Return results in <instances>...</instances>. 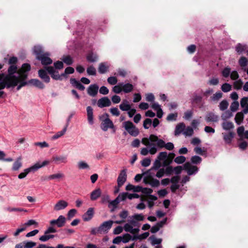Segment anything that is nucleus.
I'll return each instance as SVG.
<instances>
[{
  "label": "nucleus",
  "instance_id": "obj_61",
  "mask_svg": "<svg viewBox=\"0 0 248 248\" xmlns=\"http://www.w3.org/2000/svg\"><path fill=\"white\" fill-rule=\"evenodd\" d=\"M191 161L193 164H199L202 161V158L199 156L195 155L191 157Z\"/></svg>",
  "mask_w": 248,
  "mask_h": 248
},
{
  "label": "nucleus",
  "instance_id": "obj_49",
  "mask_svg": "<svg viewBox=\"0 0 248 248\" xmlns=\"http://www.w3.org/2000/svg\"><path fill=\"white\" fill-rule=\"evenodd\" d=\"M239 106V102L237 101H233L231 105L230 109L232 112L236 111Z\"/></svg>",
  "mask_w": 248,
  "mask_h": 248
},
{
  "label": "nucleus",
  "instance_id": "obj_34",
  "mask_svg": "<svg viewBox=\"0 0 248 248\" xmlns=\"http://www.w3.org/2000/svg\"><path fill=\"white\" fill-rule=\"evenodd\" d=\"M123 91L125 93L131 92L133 89V86L130 83L124 84L121 83Z\"/></svg>",
  "mask_w": 248,
  "mask_h": 248
},
{
  "label": "nucleus",
  "instance_id": "obj_1",
  "mask_svg": "<svg viewBox=\"0 0 248 248\" xmlns=\"http://www.w3.org/2000/svg\"><path fill=\"white\" fill-rule=\"evenodd\" d=\"M141 143L146 146L142 148L140 150V154L144 156L149 154L151 155H155L160 149L165 148L171 151L174 148L173 143H166L162 139H159L157 136L154 134L150 135L149 137L142 138Z\"/></svg>",
  "mask_w": 248,
  "mask_h": 248
},
{
  "label": "nucleus",
  "instance_id": "obj_11",
  "mask_svg": "<svg viewBox=\"0 0 248 248\" xmlns=\"http://www.w3.org/2000/svg\"><path fill=\"white\" fill-rule=\"evenodd\" d=\"M184 169L186 170L189 175L195 173L198 170V168L196 166L191 165L189 162H186L184 164Z\"/></svg>",
  "mask_w": 248,
  "mask_h": 248
},
{
  "label": "nucleus",
  "instance_id": "obj_63",
  "mask_svg": "<svg viewBox=\"0 0 248 248\" xmlns=\"http://www.w3.org/2000/svg\"><path fill=\"white\" fill-rule=\"evenodd\" d=\"M177 113H170L168 115L167 120L169 121H175L177 117Z\"/></svg>",
  "mask_w": 248,
  "mask_h": 248
},
{
  "label": "nucleus",
  "instance_id": "obj_35",
  "mask_svg": "<svg viewBox=\"0 0 248 248\" xmlns=\"http://www.w3.org/2000/svg\"><path fill=\"white\" fill-rule=\"evenodd\" d=\"M125 189L127 191L132 190L134 192H140L141 190V186H135L131 184L127 185L125 187Z\"/></svg>",
  "mask_w": 248,
  "mask_h": 248
},
{
  "label": "nucleus",
  "instance_id": "obj_26",
  "mask_svg": "<svg viewBox=\"0 0 248 248\" xmlns=\"http://www.w3.org/2000/svg\"><path fill=\"white\" fill-rule=\"evenodd\" d=\"M109 67V65L107 62L100 63L98 67V72L100 74H104L107 72Z\"/></svg>",
  "mask_w": 248,
  "mask_h": 248
},
{
  "label": "nucleus",
  "instance_id": "obj_32",
  "mask_svg": "<svg viewBox=\"0 0 248 248\" xmlns=\"http://www.w3.org/2000/svg\"><path fill=\"white\" fill-rule=\"evenodd\" d=\"M119 108L123 111H128L131 108V106L127 100H124L119 105Z\"/></svg>",
  "mask_w": 248,
  "mask_h": 248
},
{
  "label": "nucleus",
  "instance_id": "obj_12",
  "mask_svg": "<svg viewBox=\"0 0 248 248\" xmlns=\"http://www.w3.org/2000/svg\"><path fill=\"white\" fill-rule=\"evenodd\" d=\"M127 175L125 169L121 171L117 178V184L119 187L122 186L126 181Z\"/></svg>",
  "mask_w": 248,
  "mask_h": 248
},
{
  "label": "nucleus",
  "instance_id": "obj_43",
  "mask_svg": "<svg viewBox=\"0 0 248 248\" xmlns=\"http://www.w3.org/2000/svg\"><path fill=\"white\" fill-rule=\"evenodd\" d=\"M54 237V235L53 234H45L44 233V235L41 236L39 238V240L42 242H46L49 239L53 238Z\"/></svg>",
  "mask_w": 248,
  "mask_h": 248
},
{
  "label": "nucleus",
  "instance_id": "obj_54",
  "mask_svg": "<svg viewBox=\"0 0 248 248\" xmlns=\"http://www.w3.org/2000/svg\"><path fill=\"white\" fill-rule=\"evenodd\" d=\"M186 158L184 156H178L174 159V162L177 164H182L185 162Z\"/></svg>",
  "mask_w": 248,
  "mask_h": 248
},
{
  "label": "nucleus",
  "instance_id": "obj_15",
  "mask_svg": "<svg viewBox=\"0 0 248 248\" xmlns=\"http://www.w3.org/2000/svg\"><path fill=\"white\" fill-rule=\"evenodd\" d=\"M94 214V208H89L87 211L82 215V219L85 221H90L92 219Z\"/></svg>",
  "mask_w": 248,
  "mask_h": 248
},
{
  "label": "nucleus",
  "instance_id": "obj_59",
  "mask_svg": "<svg viewBox=\"0 0 248 248\" xmlns=\"http://www.w3.org/2000/svg\"><path fill=\"white\" fill-rule=\"evenodd\" d=\"M230 74H231V68L229 67H227L225 68L222 72V76L224 78H228L229 76V75H230Z\"/></svg>",
  "mask_w": 248,
  "mask_h": 248
},
{
  "label": "nucleus",
  "instance_id": "obj_31",
  "mask_svg": "<svg viewBox=\"0 0 248 248\" xmlns=\"http://www.w3.org/2000/svg\"><path fill=\"white\" fill-rule=\"evenodd\" d=\"M185 127V124L183 123H181L177 124L176 126L175 130L174 131L175 135H179L182 132H184Z\"/></svg>",
  "mask_w": 248,
  "mask_h": 248
},
{
  "label": "nucleus",
  "instance_id": "obj_55",
  "mask_svg": "<svg viewBox=\"0 0 248 248\" xmlns=\"http://www.w3.org/2000/svg\"><path fill=\"white\" fill-rule=\"evenodd\" d=\"M222 96V93L220 92H217L214 94L211 97V99L213 101H217L220 99Z\"/></svg>",
  "mask_w": 248,
  "mask_h": 248
},
{
  "label": "nucleus",
  "instance_id": "obj_28",
  "mask_svg": "<svg viewBox=\"0 0 248 248\" xmlns=\"http://www.w3.org/2000/svg\"><path fill=\"white\" fill-rule=\"evenodd\" d=\"M70 83L73 86L81 91H83L85 89V87L79 81L77 80L75 78H71Z\"/></svg>",
  "mask_w": 248,
  "mask_h": 248
},
{
  "label": "nucleus",
  "instance_id": "obj_8",
  "mask_svg": "<svg viewBox=\"0 0 248 248\" xmlns=\"http://www.w3.org/2000/svg\"><path fill=\"white\" fill-rule=\"evenodd\" d=\"M50 162L48 160H45L43 162H37L33 165L27 168L30 172H35L38 169L44 167L49 164Z\"/></svg>",
  "mask_w": 248,
  "mask_h": 248
},
{
  "label": "nucleus",
  "instance_id": "obj_23",
  "mask_svg": "<svg viewBox=\"0 0 248 248\" xmlns=\"http://www.w3.org/2000/svg\"><path fill=\"white\" fill-rule=\"evenodd\" d=\"M241 107L243 108V111L245 114L248 113V97H244L240 101Z\"/></svg>",
  "mask_w": 248,
  "mask_h": 248
},
{
  "label": "nucleus",
  "instance_id": "obj_62",
  "mask_svg": "<svg viewBox=\"0 0 248 248\" xmlns=\"http://www.w3.org/2000/svg\"><path fill=\"white\" fill-rule=\"evenodd\" d=\"M112 91L116 93H120L123 91L121 83H120L118 85H115L113 87Z\"/></svg>",
  "mask_w": 248,
  "mask_h": 248
},
{
  "label": "nucleus",
  "instance_id": "obj_9",
  "mask_svg": "<svg viewBox=\"0 0 248 248\" xmlns=\"http://www.w3.org/2000/svg\"><path fill=\"white\" fill-rule=\"evenodd\" d=\"M65 221V217L64 216L61 215L57 219L51 220L50 221V224L52 226L56 225L58 227L61 228L64 225Z\"/></svg>",
  "mask_w": 248,
  "mask_h": 248
},
{
  "label": "nucleus",
  "instance_id": "obj_27",
  "mask_svg": "<svg viewBox=\"0 0 248 248\" xmlns=\"http://www.w3.org/2000/svg\"><path fill=\"white\" fill-rule=\"evenodd\" d=\"M67 127L68 124H66V125L64 127L62 130L58 131L55 134H54L52 137V139L53 140H55L63 136L65 134L67 131Z\"/></svg>",
  "mask_w": 248,
  "mask_h": 248
},
{
  "label": "nucleus",
  "instance_id": "obj_7",
  "mask_svg": "<svg viewBox=\"0 0 248 248\" xmlns=\"http://www.w3.org/2000/svg\"><path fill=\"white\" fill-rule=\"evenodd\" d=\"M113 221L112 220H108L104 222L99 226L100 230V234H105L108 233V231L111 228Z\"/></svg>",
  "mask_w": 248,
  "mask_h": 248
},
{
  "label": "nucleus",
  "instance_id": "obj_21",
  "mask_svg": "<svg viewBox=\"0 0 248 248\" xmlns=\"http://www.w3.org/2000/svg\"><path fill=\"white\" fill-rule=\"evenodd\" d=\"M205 120L207 122H217L218 116L213 112H209L205 116Z\"/></svg>",
  "mask_w": 248,
  "mask_h": 248
},
{
  "label": "nucleus",
  "instance_id": "obj_13",
  "mask_svg": "<svg viewBox=\"0 0 248 248\" xmlns=\"http://www.w3.org/2000/svg\"><path fill=\"white\" fill-rule=\"evenodd\" d=\"M49 54L46 52L41 56H39L38 60L41 62L43 65H49L52 63V60L49 57Z\"/></svg>",
  "mask_w": 248,
  "mask_h": 248
},
{
  "label": "nucleus",
  "instance_id": "obj_22",
  "mask_svg": "<svg viewBox=\"0 0 248 248\" xmlns=\"http://www.w3.org/2000/svg\"><path fill=\"white\" fill-rule=\"evenodd\" d=\"M87 119L90 124H93V109L91 106H88L86 108Z\"/></svg>",
  "mask_w": 248,
  "mask_h": 248
},
{
  "label": "nucleus",
  "instance_id": "obj_50",
  "mask_svg": "<svg viewBox=\"0 0 248 248\" xmlns=\"http://www.w3.org/2000/svg\"><path fill=\"white\" fill-rule=\"evenodd\" d=\"M221 89L223 92H228L231 90L232 86L229 83H225L222 85Z\"/></svg>",
  "mask_w": 248,
  "mask_h": 248
},
{
  "label": "nucleus",
  "instance_id": "obj_41",
  "mask_svg": "<svg viewBox=\"0 0 248 248\" xmlns=\"http://www.w3.org/2000/svg\"><path fill=\"white\" fill-rule=\"evenodd\" d=\"M222 125L223 128L226 130L232 129L234 127L233 123L230 122H225L222 123Z\"/></svg>",
  "mask_w": 248,
  "mask_h": 248
},
{
  "label": "nucleus",
  "instance_id": "obj_46",
  "mask_svg": "<svg viewBox=\"0 0 248 248\" xmlns=\"http://www.w3.org/2000/svg\"><path fill=\"white\" fill-rule=\"evenodd\" d=\"M238 62L241 67H246L248 64V60L245 57H242L239 59Z\"/></svg>",
  "mask_w": 248,
  "mask_h": 248
},
{
  "label": "nucleus",
  "instance_id": "obj_18",
  "mask_svg": "<svg viewBox=\"0 0 248 248\" xmlns=\"http://www.w3.org/2000/svg\"><path fill=\"white\" fill-rule=\"evenodd\" d=\"M99 87L96 84H91L87 89L88 94L91 96L94 97L97 94Z\"/></svg>",
  "mask_w": 248,
  "mask_h": 248
},
{
  "label": "nucleus",
  "instance_id": "obj_14",
  "mask_svg": "<svg viewBox=\"0 0 248 248\" xmlns=\"http://www.w3.org/2000/svg\"><path fill=\"white\" fill-rule=\"evenodd\" d=\"M97 104L98 107L102 108L110 106L111 103L108 97H103L98 100Z\"/></svg>",
  "mask_w": 248,
  "mask_h": 248
},
{
  "label": "nucleus",
  "instance_id": "obj_60",
  "mask_svg": "<svg viewBox=\"0 0 248 248\" xmlns=\"http://www.w3.org/2000/svg\"><path fill=\"white\" fill-rule=\"evenodd\" d=\"M109 111L111 114L115 116H118L120 115V112L118 108H111L109 109Z\"/></svg>",
  "mask_w": 248,
  "mask_h": 248
},
{
  "label": "nucleus",
  "instance_id": "obj_6",
  "mask_svg": "<svg viewBox=\"0 0 248 248\" xmlns=\"http://www.w3.org/2000/svg\"><path fill=\"white\" fill-rule=\"evenodd\" d=\"M143 182L146 184H149L152 187H158L160 185L159 181L149 175H146L143 178Z\"/></svg>",
  "mask_w": 248,
  "mask_h": 248
},
{
  "label": "nucleus",
  "instance_id": "obj_10",
  "mask_svg": "<svg viewBox=\"0 0 248 248\" xmlns=\"http://www.w3.org/2000/svg\"><path fill=\"white\" fill-rule=\"evenodd\" d=\"M46 70L51 75L52 78L55 80L61 79V77H62L59 74L58 71H56L53 66H46Z\"/></svg>",
  "mask_w": 248,
  "mask_h": 248
},
{
  "label": "nucleus",
  "instance_id": "obj_53",
  "mask_svg": "<svg viewBox=\"0 0 248 248\" xmlns=\"http://www.w3.org/2000/svg\"><path fill=\"white\" fill-rule=\"evenodd\" d=\"M117 198L119 200L120 202L121 201H124L126 198H128V193L123 192L119 194Z\"/></svg>",
  "mask_w": 248,
  "mask_h": 248
},
{
  "label": "nucleus",
  "instance_id": "obj_52",
  "mask_svg": "<svg viewBox=\"0 0 248 248\" xmlns=\"http://www.w3.org/2000/svg\"><path fill=\"white\" fill-rule=\"evenodd\" d=\"M77 213V211L75 209H72L70 210L67 213V218L70 220L73 218L76 214Z\"/></svg>",
  "mask_w": 248,
  "mask_h": 248
},
{
  "label": "nucleus",
  "instance_id": "obj_42",
  "mask_svg": "<svg viewBox=\"0 0 248 248\" xmlns=\"http://www.w3.org/2000/svg\"><path fill=\"white\" fill-rule=\"evenodd\" d=\"M248 48L246 45H241L240 44H238L236 46V51L239 54L242 53L245 50Z\"/></svg>",
  "mask_w": 248,
  "mask_h": 248
},
{
  "label": "nucleus",
  "instance_id": "obj_33",
  "mask_svg": "<svg viewBox=\"0 0 248 248\" xmlns=\"http://www.w3.org/2000/svg\"><path fill=\"white\" fill-rule=\"evenodd\" d=\"M33 52L36 55L37 59L38 58L39 56H41L46 52L44 51V50L42 46H35L33 48Z\"/></svg>",
  "mask_w": 248,
  "mask_h": 248
},
{
  "label": "nucleus",
  "instance_id": "obj_45",
  "mask_svg": "<svg viewBox=\"0 0 248 248\" xmlns=\"http://www.w3.org/2000/svg\"><path fill=\"white\" fill-rule=\"evenodd\" d=\"M149 235V233L148 232H144L141 234L137 235V236H134L133 238H132L133 240H135L136 239H140L142 240L143 239L146 238Z\"/></svg>",
  "mask_w": 248,
  "mask_h": 248
},
{
  "label": "nucleus",
  "instance_id": "obj_48",
  "mask_svg": "<svg viewBox=\"0 0 248 248\" xmlns=\"http://www.w3.org/2000/svg\"><path fill=\"white\" fill-rule=\"evenodd\" d=\"M87 59L90 62H94L97 59V56L95 54L91 53L88 55Z\"/></svg>",
  "mask_w": 248,
  "mask_h": 248
},
{
  "label": "nucleus",
  "instance_id": "obj_38",
  "mask_svg": "<svg viewBox=\"0 0 248 248\" xmlns=\"http://www.w3.org/2000/svg\"><path fill=\"white\" fill-rule=\"evenodd\" d=\"M193 129L190 126H187L186 128L185 127L184 131L183 132V134L186 137H190L193 135Z\"/></svg>",
  "mask_w": 248,
  "mask_h": 248
},
{
  "label": "nucleus",
  "instance_id": "obj_17",
  "mask_svg": "<svg viewBox=\"0 0 248 248\" xmlns=\"http://www.w3.org/2000/svg\"><path fill=\"white\" fill-rule=\"evenodd\" d=\"M46 67L45 69H41L38 71V76L43 81L46 83L50 81V78L46 72Z\"/></svg>",
  "mask_w": 248,
  "mask_h": 248
},
{
  "label": "nucleus",
  "instance_id": "obj_20",
  "mask_svg": "<svg viewBox=\"0 0 248 248\" xmlns=\"http://www.w3.org/2000/svg\"><path fill=\"white\" fill-rule=\"evenodd\" d=\"M124 230L126 232H129L132 234L138 233L140 229L138 228H134V227L128 223L124 224Z\"/></svg>",
  "mask_w": 248,
  "mask_h": 248
},
{
  "label": "nucleus",
  "instance_id": "obj_56",
  "mask_svg": "<svg viewBox=\"0 0 248 248\" xmlns=\"http://www.w3.org/2000/svg\"><path fill=\"white\" fill-rule=\"evenodd\" d=\"M63 62L67 65H70L73 63L72 58L69 56H64L62 58Z\"/></svg>",
  "mask_w": 248,
  "mask_h": 248
},
{
  "label": "nucleus",
  "instance_id": "obj_30",
  "mask_svg": "<svg viewBox=\"0 0 248 248\" xmlns=\"http://www.w3.org/2000/svg\"><path fill=\"white\" fill-rule=\"evenodd\" d=\"M101 194V191L100 188H97L93 191L91 193V199L92 201L96 200Z\"/></svg>",
  "mask_w": 248,
  "mask_h": 248
},
{
  "label": "nucleus",
  "instance_id": "obj_39",
  "mask_svg": "<svg viewBox=\"0 0 248 248\" xmlns=\"http://www.w3.org/2000/svg\"><path fill=\"white\" fill-rule=\"evenodd\" d=\"M78 167L79 169H89V165L85 161H80L78 163Z\"/></svg>",
  "mask_w": 248,
  "mask_h": 248
},
{
  "label": "nucleus",
  "instance_id": "obj_40",
  "mask_svg": "<svg viewBox=\"0 0 248 248\" xmlns=\"http://www.w3.org/2000/svg\"><path fill=\"white\" fill-rule=\"evenodd\" d=\"M233 137V134L230 132L229 134H223V138L225 142L227 143H230L232 138Z\"/></svg>",
  "mask_w": 248,
  "mask_h": 248
},
{
  "label": "nucleus",
  "instance_id": "obj_24",
  "mask_svg": "<svg viewBox=\"0 0 248 248\" xmlns=\"http://www.w3.org/2000/svg\"><path fill=\"white\" fill-rule=\"evenodd\" d=\"M27 82V84L28 83L31 84L39 89H42L45 88L44 84L41 81L37 79H31L28 82Z\"/></svg>",
  "mask_w": 248,
  "mask_h": 248
},
{
  "label": "nucleus",
  "instance_id": "obj_44",
  "mask_svg": "<svg viewBox=\"0 0 248 248\" xmlns=\"http://www.w3.org/2000/svg\"><path fill=\"white\" fill-rule=\"evenodd\" d=\"M232 112H231L229 110H227L225 111L222 115H221V119L224 120L226 121L227 119L231 118L232 116Z\"/></svg>",
  "mask_w": 248,
  "mask_h": 248
},
{
  "label": "nucleus",
  "instance_id": "obj_4",
  "mask_svg": "<svg viewBox=\"0 0 248 248\" xmlns=\"http://www.w3.org/2000/svg\"><path fill=\"white\" fill-rule=\"evenodd\" d=\"M123 127L125 130L131 136H137L139 134V131L135 125L130 121H126L123 123Z\"/></svg>",
  "mask_w": 248,
  "mask_h": 248
},
{
  "label": "nucleus",
  "instance_id": "obj_37",
  "mask_svg": "<svg viewBox=\"0 0 248 248\" xmlns=\"http://www.w3.org/2000/svg\"><path fill=\"white\" fill-rule=\"evenodd\" d=\"M168 154L166 152H162L159 153L158 154L157 158L160 161H163L164 164L166 165V160L167 159Z\"/></svg>",
  "mask_w": 248,
  "mask_h": 248
},
{
  "label": "nucleus",
  "instance_id": "obj_58",
  "mask_svg": "<svg viewBox=\"0 0 248 248\" xmlns=\"http://www.w3.org/2000/svg\"><path fill=\"white\" fill-rule=\"evenodd\" d=\"M243 85V82L241 80H238L234 82L233 87L236 90H239L241 89Z\"/></svg>",
  "mask_w": 248,
  "mask_h": 248
},
{
  "label": "nucleus",
  "instance_id": "obj_47",
  "mask_svg": "<svg viewBox=\"0 0 248 248\" xmlns=\"http://www.w3.org/2000/svg\"><path fill=\"white\" fill-rule=\"evenodd\" d=\"M228 102L226 100H224L220 103L219 108L221 110L223 111L228 108Z\"/></svg>",
  "mask_w": 248,
  "mask_h": 248
},
{
  "label": "nucleus",
  "instance_id": "obj_5",
  "mask_svg": "<svg viewBox=\"0 0 248 248\" xmlns=\"http://www.w3.org/2000/svg\"><path fill=\"white\" fill-rule=\"evenodd\" d=\"M103 117H104L105 119L103 120L101 124L102 129L104 131H106L108 128H113L114 125L112 122L108 118V115L106 113Z\"/></svg>",
  "mask_w": 248,
  "mask_h": 248
},
{
  "label": "nucleus",
  "instance_id": "obj_57",
  "mask_svg": "<svg viewBox=\"0 0 248 248\" xmlns=\"http://www.w3.org/2000/svg\"><path fill=\"white\" fill-rule=\"evenodd\" d=\"M87 72L89 75L94 76L96 75V69L93 66H89L87 69Z\"/></svg>",
  "mask_w": 248,
  "mask_h": 248
},
{
  "label": "nucleus",
  "instance_id": "obj_29",
  "mask_svg": "<svg viewBox=\"0 0 248 248\" xmlns=\"http://www.w3.org/2000/svg\"><path fill=\"white\" fill-rule=\"evenodd\" d=\"M64 177V174L62 172H58L57 173L51 174L49 175L47 179L48 180H60Z\"/></svg>",
  "mask_w": 248,
  "mask_h": 248
},
{
  "label": "nucleus",
  "instance_id": "obj_64",
  "mask_svg": "<svg viewBox=\"0 0 248 248\" xmlns=\"http://www.w3.org/2000/svg\"><path fill=\"white\" fill-rule=\"evenodd\" d=\"M152 123L150 119L147 118L145 120L143 123V127L145 129H148Z\"/></svg>",
  "mask_w": 248,
  "mask_h": 248
},
{
  "label": "nucleus",
  "instance_id": "obj_36",
  "mask_svg": "<svg viewBox=\"0 0 248 248\" xmlns=\"http://www.w3.org/2000/svg\"><path fill=\"white\" fill-rule=\"evenodd\" d=\"M244 113L243 112V111H242V112H238L236 114L234 120H235V123L238 125H240L241 124V123L243 122V119H244Z\"/></svg>",
  "mask_w": 248,
  "mask_h": 248
},
{
  "label": "nucleus",
  "instance_id": "obj_51",
  "mask_svg": "<svg viewBox=\"0 0 248 248\" xmlns=\"http://www.w3.org/2000/svg\"><path fill=\"white\" fill-rule=\"evenodd\" d=\"M150 239L151 240V243L153 245L160 244L162 242V239L157 238L155 236H151Z\"/></svg>",
  "mask_w": 248,
  "mask_h": 248
},
{
  "label": "nucleus",
  "instance_id": "obj_16",
  "mask_svg": "<svg viewBox=\"0 0 248 248\" xmlns=\"http://www.w3.org/2000/svg\"><path fill=\"white\" fill-rule=\"evenodd\" d=\"M68 205L67 202L64 200H60L54 206V210L58 211L66 208Z\"/></svg>",
  "mask_w": 248,
  "mask_h": 248
},
{
  "label": "nucleus",
  "instance_id": "obj_3",
  "mask_svg": "<svg viewBox=\"0 0 248 248\" xmlns=\"http://www.w3.org/2000/svg\"><path fill=\"white\" fill-rule=\"evenodd\" d=\"M17 61V59L16 57H12L9 59V63L11 64L8 69L11 66H13L14 67H16V75H18V76L22 77L23 76H26V78L24 79V81L26 83V85H27V82L26 81V79L27 78L28 76V72L31 70V66L28 63H24L22 64L21 67L18 69L17 67L15 64L16 63Z\"/></svg>",
  "mask_w": 248,
  "mask_h": 248
},
{
  "label": "nucleus",
  "instance_id": "obj_19",
  "mask_svg": "<svg viewBox=\"0 0 248 248\" xmlns=\"http://www.w3.org/2000/svg\"><path fill=\"white\" fill-rule=\"evenodd\" d=\"M52 160L57 164H65L67 162V157L65 155H55L52 157Z\"/></svg>",
  "mask_w": 248,
  "mask_h": 248
},
{
  "label": "nucleus",
  "instance_id": "obj_2",
  "mask_svg": "<svg viewBox=\"0 0 248 248\" xmlns=\"http://www.w3.org/2000/svg\"><path fill=\"white\" fill-rule=\"evenodd\" d=\"M16 68L13 66L8 69V74H0V90L5 88H10L17 86L16 90H19L22 87L26 86V83L24 79L26 76L22 77L16 75Z\"/></svg>",
  "mask_w": 248,
  "mask_h": 248
},
{
  "label": "nucleus",
  "instance_id": "obj_25",
  "mask_svg": "<svg viewBox=\"0 0 248 248\" xmlns=\"http://www.w3.org/2000/svg\"><path fill=\"white\" fill-rule=\"evenodd\" d=\"M22 166V157L19 156L14 162L12 166V170L14 171L18 170Z\"/></svg>",
  "mask_w": 248,
  "mask_h": 248
}]
</instances>
